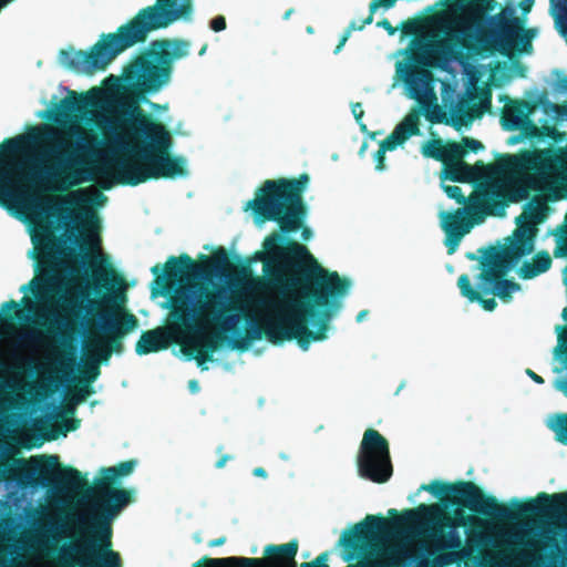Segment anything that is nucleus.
I'll use <instances>...</instances> for the list:
<instances>
[{
  "label": "nucleus",
  "instance_id": "nucleus-1",
  "mask_svg": "<svg viewBox=\"0 0 567 567\" xmlns=\"http://www.w3.org/2000/svg\"><path fill=\"white\" fill-rule=\"evenodd\" d=\"M258 252L264 261L262 287L282 296L279 302L260 303L274 310L264 323L249 321L247 338L234 342L245 351L251 341L266 337L274 344L296 340L302 350L312 341L327 338L329 321L341 307L351 281L337 271L323 268L308 248L293 239L286 241L281 234L272 233Z\"/></svg>",
  "mask_w": 567,
  "mask_h": 567
},
{
  "label": "nucleus",
  "instance_id": "nucleus-2",
  "mask_svg": "<svg viewBox=\"0 0 567 567\" xmlns=\"http://www.w3.org/2000/svg\"><path fill=\"white\" fill-rule=\"evenodd\" d=\"M385 518L381 515H367L355 525L351 537L344 538L347 546L358 548V540L367 539L370 546H377L382 539L392 538L402 530L411 532L420 539L417 550L425 557H442L450 563L447 567L470 559L472 549L478 553L474 557L477 567H508L513 558V548L506 539L480 530H473L467 538L468 548L463 547V539L457 530L468 523L482 528V520L467 517L456 509L451 516L437 504H420L405 509L401 515L392 508Z\"/></svg>",
  "mask_w": 567,
  "mask_h": 567
},
{
  "label": "nucleus",
  "instance_id": "nucleus-3",
  "mask_svg": "<svg viewBox=\"0 0 567 567\" xmlns=\"http://www.w3.org/2000/svg\"><path fill=\"white\" fill-rule=\"evenodd\" d=\"M82 148H72L56 127L47 124L6 138L0 143V206L12 210L25 182L41 178L52 189H66L91 181Z\"/></svg>",
  "mask_w": 567,
  "mask_h": 567
},
{
  "label": "nucleus",
  "instance_id": "nucleus-4",
  "mask_svg": "<svg viewBox=\"0 0 567 567\" xmlns=\"http://www.w3.org/2000/svg\"><path fill=\"white\" fill-rule=\"evenodd\" d=\"M230 266L229 256L224 247H217L213 256L200 255V262L187 254L171 256L164 265L152 267L155 282L169 293L175 284H179L169 297L171 317L174 328L181 332H200L216 326L223 332H236L244 313L238 298H227L225 289H209L192 280L204 279L215 272H223Z\"/></svg>",
  "mask_w": 567,
  "mask_h": 567
},
{
  "label": "nucleus",
  "instance_id": "nucleus-5",
  "mask_svg": "<svg viewBox=\"0 0 567 567\" xmlns=\"http://www.w3.org/2000/svg\"><path fill=\"white\" fill-rule=\"evenodd\" d=\"M136 466L127 460L102 470V477L87 487L91 514L81 519L83 535L59 549L50 548L54 567H123L120 554L112 549V519L132 502L131 492L112 486L120 477L130 475Z\"/></svg>",
  "mask_w": 567,
  "mask_h": 567
},
{
  "label": "nucleus",
  "instance_id": "nucleus-6",
  "mask_svg": "<svg viewBox=\"0 0 567 567\" xmlns=\"http://www.w3.org/2000/svg\"><path fill=\"white\" fill-rule=\"evenodd\" d=\"M130 143L123 148L130 158L116 157L96 167V174L121 185L136 186L151 179H174L187 175L186 161L169 154L172 136L166 126L143 116L125 125Z\"/></svg>",
  "mask_w": 567,
  "mask_h": 567
},
{
  "label": "nucleus",
  "instance_id": "nucleus-7",
  "mask_svg": "<svg viewBox=\"0 0 567 567\" xmlns=\"http://www.w3.org/2000/svg\"><path fill=\"white\" fill-rule=\"evenodd\" d=\"M193 13V0H156L138 10L115 32L102 34L89 52L61 50V62L72 70L87 74L104 71L118 54L135 44L144 43L151 32L166 29L181 20L190 21Z\"/></svg>",
  "mask_w": 567,
  "mask_h": 567
},
{
  "label": "nucleus",
  "instance_id": "nucleus-8",
  "mask_svg": "<svg viewBox=\"0 0 567 567\" xmlns=\"http://www.w3.org/2000/svg\"><path fill=\"white\" fill-rule=\"evenodd\" d=\"M189 51L190 42L186 39L155 40L148 50L124 68L122 82L117 85V106L120 114L125 116L124 126L151 116L140 107V102L169 82L174 61L188 56Z\"/></svg>",
  "mask_w": 567,
  "mask_h": 567
},
{
  "label": "nucleus",
  "instance_id": "nucleus-9",
  "mask_svg": "<svg viewBox=\"0 0 567 567\" xmlns=\"http://www.w3.org/2000/svg\"><path fill=\"white\" fill-rule=\"evenodd\" d=\"M498 166L503 172L513 175L504 188L491 186L478 193L488 194L486 207L499 213L491 216H504L508 203L526 199L530 193V174L538 181L550 184L567 197V146L525 150L515 155H504Z\"/></svg>",
  "mask_w": 567,
  "mask_h": 567
},
{
  "label": "nucleus",
  "instance_id": "nucleus-10",
  "mask_svg": "<svg viewBox=\"0 0 567 567\" xmlns=\"http://www.w3.org/2000/svg\"><path fill=\"white\" fill-rule=\"evenodd\" d=\"M309 181L306 173L297 178L266 179L256 190L255 198L248 202L247 208L252 210L259 221H276L282 234L302 228L301 237L308 240L312 233L310 228L303 227L307 217L303 193Z\"/></svg>",
  "mask_w": 567,
  "mask_h": 567
},
{
  "label": "nucleus",
  "instance_id": "nucleus-11",
  "mask_svg": "<svg viewBox=\"0 0 567 567\" xmlns=\"http://www.w3.org/2000/svg\"><path fill=\"white\" fill-rule=\"evenodd\" d=\"M491 28L475 34L470 28H457L450 35L449 40L461 49L468 52H486L493 54L498 52L509 55L514 50L526 51L532 47L528 31L522 25L520 20L513 16V12L502 11L489 19Z\"/></svg>",
  "mask_w": 567,
  "mask_h": 567
},
{
  "label": "nucleus",
  "instance_id": "nucleus-12",
  "mask_svg": "<svg viewBox=\"0 0 567 567\" xmlns=\"http://www.w3.org/2000/svg\"><path fill=\"white\" fill-rule=\"evenodd\" d=\"M35 249L34 258L38 261V274L21 291L31 289L33 296L40 300L53 298L60 290L58 280V260L64 255L61 240L56 238L49 226H41L32 234Z\"/></svg>",
  "mask_w": 567,
  "mask_h": 567
},
{
  "label": "nucleus",
  "instance_id": "nucleus-13",
  "mask_svg": "<svg viewBox=\"0 0 567 567\" xmlns=\"http://www.w3.org/2000/svg\"><path fill=\"white\" fill-rule=\"evenodd\" d=\"M509 247L489 248L481 260L482 271L478 275L480 288L484 293H494L502 301L508 302L514 291L520 286L506 279L507 272L523 258Z\"/></svg>",
  "mask_w": 567,
  "mask_h": 567
},
{
  "label": "nucleus",
  "instance_id": "nucleus-14",
  "mask_svg": "<svg viewBox=\"0 0 567 567\" xmlns=\"http://www.w3.org/2000/svg\"><path fill=\"white\" fill-rule=\"evenodd\" d=\"M124 301L125 295L123 291H113L101 301L91 300L90 305H106L114 311L101 308L87 310V313H91L93 317L99 319V328L104 336L103 340L106 342L109 348H112V352L115 353H121L123 351V337L133 331L138 324V320L133 313L122 309Z\"/></svg>",
  "mask_w": 567,
  "mask_h": 567
},
{
  "label": "nucleus",
  "instance_id": "nucleus-15",
  "mask_svg": "<svg viewBox=\"0 0 567 567\" xmlns=\"http://www.w3.org/2000/svg\"><path fill=\"white\" fill-rule=\"evenodd\" d=\"M66 207L56 206L55 210L59 217L74 221L76 225L81 224L82 231H79L78 226L73 227L70 231L69 239L75 244L81 251L99 250L101 246V238L99 235V217L96 213L90 207V199L84 197L83 194L76 193L71 197L63 200Z\"/></svg>",
  "mask_w": 567,
  "mask_h": 567
},
{
  "label": "nucleus",
  "instance_id": "nucleus-16",
  "mask_svg": "<svg viewBox=\"0 0 567 567\" xmlns=\"http://www.w3.org/2000/svg\"><path fill=\"white\" fill-rule=\"evenodd\" d=\"M358 473L373 483H386L393 466L388 440L377 430H365L357 457Z\"/></svg>",
  "mask_w": 567,
  "mask_h": 567
},
{
  "label": "nucleus",
  "instance_id": "nucleus-17",
  "mask_svg": "<svg viewBox=\"0 0 567 567\" xmlns=\"http://www.w3.org/2000/svg\"><path fill=\"white\" fill-rule=\"evenodd\" d=\"M299 543L291 539L281 545H268L265 547V558L255 557H204L196 563V567H297L296 556Z\"/></svg>",
  "mask_w": 567,
  "mask_h": 567
},
{
  "label": "nucleus",
  "instance_id": "nucleus-18",
  "mask_svg": "<svg viewBox=\"0 0 567 567\" xmlns=\"http://www.w3.org/2000/svg\"><path fill=\"white\" fill-rule=\"evenodd\" d=\"M354 524L351 528L343 532L339 545L344 548L347 555L344 556V560L349 561L355 558L359 554H363L365 557L362 561H360L357 567H410L412 563L417 558L416 554L412 549H402L396 554H390L382 549V546L386 539L380 540L378 545L370 546L367 539L358 540V548H352L346 545L344 538L351 537L352 530L355 529Z\"/></svg>",
  "mask_w": 567,
  "mask_h": 567
},
{
  "label": "nucleus",
  "instance_id": "nucleus-19",
  "mask_svg": "<svg viewBox=\"0 0 567 567\" xmlns=\"http://www.w3.org/2000/svg\"><path fill=\"white\" fill-rule=\"evenodd\" d=\"M27 484L32 487H53L62 485L71 489L87 486L86 478L74 467H61L58 455L40 458L35 466L25 473Z\"/></svg>",
  "mask_w": 567,
  "mask_h": 567
},
{
  "label": "nucleus",
  "instance_id": "nucleus-20",
  "mask_svg": "<svg viewBox=\"0 0 567 567\" xmlns=\"http://www.w3.org/2000/svg\"><path fill=\"white\" fill-rule=\"evenodd\" d=\"M547 216V205L533 199L526 204L523 213L516 217V228L506 238L504 246L509 247L518 256H528L535 249L538 225Z\"/></svg>",
  "mask_w": 567,
  "mask_h": 567
},
{
  "label": "nucleus",
  "instance_id": "nucleus-21",
  "mask_svg": "<svg viewBox=\"0 0 567 567\" xmlns=\"http://www.w3.org/2000/svg\"><path fill=\"white\" fill-rule=\"evenodd\" d=\"M488 198V194L473 190L467 206L460 207L454 212L442 210L439 218L443 231L451 233L466 229V234H468L475 225L482 224L487 216L494 213L486 207ZM498 209L502 210L501 205H498ZM496 213H499V210Z\"/></svg>",
  "mask_w": 567,
  "mask_h": 567
},
{
  "label": "nucleus",
  "instance_id": "nucleus-22",
  "mask_svg": "<svg viewBox=\"0 0 567 567\" xmlns=\"http://www.w3.org/2000/svg\"><path fill=\"white\" fill-rule=\"evenodd\" d=\"M245 320L247 322V328H249V321H256L262 324L265 318L261 321H258L252 317H245ZM190 333L193 334V337L183 346L182 350L186 357H188L189 359H195L197 365L202 370H207L208 368L205 365V363L208 361H213L214 352H216L226 341H228V338L226 336L227 332H223L219 329V331L214 332H206V330H202L200 332ZM235 333L237 337L235 339L229 340V343L233 349H236L234 347V342L236 340L247 338V331L243 333L238 328Z\"/></svg>",
  "mask_w": 567,
  "mask_h": 567
},
{
  "label": "nucleus",
  "instance_id": "nucleus-23",
  "mask_svg": "<svg viewBox=\"0 0 567 567\" xmlns=\"http://www.w3.org/2000/svg\"><path fill=\"white\" fill-rule=\"evenodd\" d=\"M431 47L427 43H415L412 49L408 64L400 69L403 82L415 92L412 97H415L422 83L430 76V72L425 66L430 65Z\"/></svg>",
  "mask_w": 567,
  "mask_h": 567
},
{
  "label": "nucleus",
  "instance_id": "nucleus-24",
  "mask_svg": "<svg viewBox=\"0 0 567 567\" xmlns=\"http://www.w3.org/2000/svg\"><path fill=\"white\" fill-rule=\"evenodd\" d=\"M534 105L525 100H515L506 103L501 112V124L506 131L523 130L527 134L532 121L529 115Z\"/></svg>",
  "mask_w": 567,
  "mask_h": 567
},
{
  "label": "nucleus",
  "instance_id": "nucleus-25",
  "mask_svg": "<svg viewBox=\"0 0 567 567\" xmlns=\"http://www.w3.org/2000/svg\"><path fill=\"white\" fill-rule=\"evenodd\" d=\"M417 134H420V112L415 110L395 126L388 137L380 143V146L386 152L393 151L411 136Z\"/></svg>",
  "mask_w": 567,
  "mask_h": 567
},
{
  "label": "nucleus",
  "instance_id": "nucleus-26",
  "mask_svg": "<svg viewBox=\"0 0 567 567\" xmlns=\"http://www.w3.org/2000/svg\"><path fill=\"white\" fill-rule=\"evenodd\" d=\"M169 342V334L164 328L147 330L136 342L135 351L140 355L158 352L165 350Z\"/></svg>",
  "mask_w": 567,
  "mask_h": 567
},
{
  "label": "nucleus",
  "instance_id": "nucleus-27",
  "mask_svg": "<svg viewBox=\"0 0 567 567\" xmlns=\"http://www.w3.org/2000/svg\"><path fill=\"white\" fill-rule=\"evenodd\" d=\"M94 97L91 94L78 95L71 91L70 94L62 99L56 105V121L59 117L68 118L78 112H82L87 107L94 106Z\"/></svg>",
  "mask_w": 567,
  "mask_h": 567
},
{
  "label": "nucleus",
  "instance_id": "nucleus-28",
  "mask_svg": "<svg viewBox=\"0 0 567 567\" xmlns=\"http://www.w3.org/2000/svg\"><path fill=\"white\" fill-rule=\"evenodd\" d=\"M475 96L478 99V104L473 105L470 112L463 113L453 122V126L460 130L461 126L470 124L474 118L481 117L484 112L489 111L492 106V92L488 87H482L476 91Z\"/></svg>",
  "mask_w": 567,
  "mask_h": 567
},
{
  "label": "nucleus",
  "instance_id": "nucleus-29",
  "mask_svg": "<svg viewBox=\"0 0 567 567\" xmlns=\"http://www.w3.org/2000/svg\"><path fill=\"white\" fill-rule=\"evenodd\" d=\"M553 260L548 251H538L532 259V261H524L518 270V275L522 279H533L551 267Z\"/></svg>",
  "mask_w": 567,
  "mask_h": 567
},
{
  "label": "nucleus",
  "instance_id": "nucleus-30",
  "mask_svg": "<svg viewBox=\"0 0 567 567\" xmlns=\"http://www.w3.org/2000/svg\"><path fill=\"white\" fill-rule=\"evenodd\" d=\"M457 287L461 295L470 302H478L486 311H493L496 308L497 302L494 298L484 299L480 291L473 288L467 274H463L458 277Z\"/></svg>",
  "mask_w": 567,
  "mask_h": 567
},
{
  "label": "nucleus",
  "instance_id": "nucleus-31",
  "mask_svg": "<svg viewBox=\"0 0 567 567\" xmlns=\"http://www.w3.org/2000/svg\"><path fill=\"white\" fill-rule=\"evenodd\" d=\"M443 177L452 182L467 183L474 178V169L464 161L447 163L444 166Z\"/></svg>",
  "mask_w": 567,
  "mask_h": 567
},
{
  "label": "nucleus",
  "instance_id": "nucleus-32",
  "mask_svg": "<svg viewBox=\"0 0 567 567\" xmlns=\"http://www.w3.org/2000/svg\"><path fill=\"white\" fill-rule=\"evenodd\" d=\"M526 135H528L529 137L542 140V141L551 140L556 143H558L564 140L566 133L558 131L553 125H544V126L538 127L537 125H535L532 122L530 127Z\"/></svg>",
  "mask_w": 567,
  "mask_h": 567
},
{
  "label": "nucleus",
  "instance_id": "nucleus-33",
  "mask_svg": "<svg viewBox=\"0 0 567 567\" xmlns=\"http://www.w3.org/2000/svg\"><path fill=\"white\" fill-rule=\"evenodd\" d=\"M99 374H100V368L96 362H93L85 367L84 377L82 379H80V383H83V385L79 388L76 402L84 401L86 399V396L92 393L90 383L93 382L99 377Z\"/></svg>",
  "mask_w": 567,
  "mask_h": 567
},
{
  "label": "nucleus",
  "instance_id": "nucleus-34",
  "mask_svg": "<svg viewBox=\"0 0 567 567\" xmlns=\"http://www.w3.org/2000/svg\"><path fill=\"white\" fill-rule=\"evenodd\" d=\"M16 386L11 382L1 381L0 382V412L12 410V409H21L24 405V398H7L2 396L7 390H14Z\"/></svg>",
  "mask_w": 567,
  "mask_h": 567
},
{
  "label": "nucleus",
  "instance_id": "nucleus-35",
  "mask_svg": "<svg viewBox=\"0 0 567 567\" xmlns=\"http://www.w3.org/2000/svg\"><path fill=\"white\" fill-rule=\"evenodd\" d=\"M467 150H464L460 143L454 141L447 142L444 145L443 158L441 159V162L445 166L447 163L463 161V157L465 156Z\"/></svg>",
  "mask_w": 567,
  "mask_h": 567
},
{
  "label": "nucleus",
  "instance_id": "nucleus-36",
  "mask_svg": "<svg viewBox=\"0 0 567 567\" xmlns=\"http://www.w3.org/2000/svg\"><path fill=\"white\" fill-rule=\"evenodd\" d=\"M14 318L19 320L24 319L23 310L19 308V303L14 300L3 302L0 310V323H6Z\"/></svg>",
  "mask_w": 567,
  "mask_h": 567
},
{
  "label": "nucleus",
  "instance_id": "nucleus-37",
  "mask_svg": "<svg viewBox=\"0 0 567 567\" xmlns=\"http://www.w3.org/2000/svg\"><path fill=\"white\" fill-rule=\"evenodd\" d=\"M416 554V559L410 567H447L450 560L442 557L425 558L419 550H413Z\"/></svg>",
  "mask_w": 567,
  "mask_h": 567
},
{
  "label": "nucleus",
  "instance_id": "nucleus-38",
  "mask_svg": "<svg viewBox=\"0 0 567 567\" xmlns=\"http://www.w3.org/2000/svg\"><path fill=\"white\" fill-rule=\"evenodd\" d=\"M444 145L445 144H443L442 140L440 138L430 141L423 146L422 154L425 157H430L441 162V159L443 158Z\"/></svg>",
  "mask_w": 567,
  "mask_h": 567
},
{
  "label": "nucleus",
  "instance_id": "nucleus-39",
  "mask_svg": "<svg viewBox=\"0 0 567 567\" xmlns=\"http://www.w3.org/2000/svg\"><path fill=\"white\" fill-rule=\"evenodd\" d=\"M395 0H373L371 3H370V13L369 16L363 20L362 24L359 25V27H355L354 22H352L349 27V29H363V27L365 24H370L372 23L373 21V14L375 12V10L379 8V7H384V8H391L393 4H394Z\"/></svg>",
  "mask_w": 567,
  "mask_h": 567
},
{
  "label": "nucleus",
  "instance_id": "nucleus-40",
  "mask_svg": "<svg viewBox=\"0 0 567 567\" xmlns=\"http://www.w3.org/2000/svg\"><path fill=\"white\" fill-rule=\"evenodd\" d=\"M425 116L431 123H445L447 125L449 124L453 125V122L457 120V118L450 120L446 116V113L437 104H433V110L426 111Z\"/></svg>",
  "mask_w": 567,
  "mask_h": 567
},
{
  "label": "nucleus",
  "instance_id": "nucleus-41",
  "mask_svg": "<svg viewBox=\"0 0 567 567\" xmlns=\"http://www.w3.org/2000/svg\"><path fill=\"white\" fill-rule=\"evenodd\" d=\"M443 189L445 194L451 198L454 199L457 204L467 206L470 203V196L465 197L462 188L456 185H443Z\"/></svg>",
  "mask_w": 567,
  "mask_h": 567
},
{
  "label": "nucleus",
  "instance_id": "nucleus-42",
  "mask_svg": "<svg viewBox=\"0 0 567 567\" xmlns=\"http://www.w3.org/2000/svg\"><path fill=\"white\" fill-rule=\"evenodd\" d=\"M466 235V229L462 231H451L445 233V246L447 248V252L454 254L457 249L462 238Z\"/></svg>",
  "mask_w": 567,
  "mask_h": 567
},
{
  "label": "nucleus",
  "instance_id": "nucleus-43",
  "mask_svg": "<svg viewBox=\"0 0 567 567\" xmlns=\"http://www.w3.org/2000/svg\"><path fill=\"white\" fill-rule=\"evenodd\" d=\"M96 353L100 362H107L112 355V348H109L106 342L101 340L96 343Z\"/></svg>",
  "mask_w": 567,
  "mask_h": 567
},
{
  "label": "nucleus",
  "instance_id": "nucleus-44",
  "mask_svg": "<svg viewBox=\"0 0 567 567\" xmlns=\"http://www.w3.org/2000/svg\"><path fill=\"white\" fill-rule=\"evenodd\" d=\"M351 111H352V114H353L355 121L360 125V130L362 132H368L367 125L362 122V117L364 115V111L362 109V104L360 102L352 103Z\"/></svg>",
  "mask_w": 567,
  "mask_h": 567
},
{
  "label": "nucleus",
  "instance_id": "nucleus-45",
  "mask_svg": "<svg viewBox=\"0 0 567 567\" xmlns=\"http://www.w3.org/2000/svg\"><path fill=\"white\" fill-rule=\"evenodd\" d=\"M329 554L327 551L321 553L312 561L302 563L300 567H329L328 561Z\"/></svg>",
  "mask_w": 567,
  "mask_h": 567
},
{
  "label": "nucleus",
  "instance_id": "nucleus-46",
  "mask_svg": "<svg viewBox=\"0 0 567 567\" xmlns=\"http://www.w3.org/2000/svg\"><path fill=\"white\" fill-rule=\"evenodd\" d=\"M462 146L464 150H467V152H477L480 150H482L484 146L483 144L477 141V140H474V138H471V137H464L462 140Z\"/></svg>",
  "mask_w": 567,
  "mask_h": 567
},
{
  "label": "nucleus",
  "instance_id": "nucleus-47",
  "mask_svg": "<svg viewBox=\"0 0 567 567\" xmlns=\"http://www.w3.org/2000/svg\"><path fill=\"white\" fill-rule=\"evenodd\" d=\"M226 19L224 16H217L210 20L209 27L215 32H220L226 29Z\"/></svg>",
  "mask_w": 567,
  "mask_h": 567
},
{
  "label": "nucleus",
  "instance_id": "nucleus-48",
  "mask_svg": "<svg viewBox=\"0 0 567 567\" xmlns=\"http://www.w3.org/2000/svg\"><path fill=\"white\" fill-rule=\"evenodd\" d=\"M385 153L386 151L382 148L381 146L374 154V161H375V169L377 171H383L385 168Z\"/></svg>",
  "mask_w": 567,
  "mask_h": 567
},
{
  "label": "nucleus",
  "instance_id": "nucleus-49",
  "mask_svg": "<svg viewBox=\"0 0 567 567\" xmlns=\"http://www.w3.org/2000/svg\"><path fill=\"white\" fill-rule=\"evenodd\" d=\"M62 306L68 311H73L75 308L82 310V307L78 305L76 300L73 298H63Z\"/></svg>",
  "mask_w": 567,
  "mask_h": 567
},
{
  "label": "nucleus",
  "instance_id": "nucleus-50",
  "mask_svg": "<svg viewBox=\"0 0 567 567\" xmlns=\"http://www.w3.org/2000/svg\"><path fill=\"white\" fill-rule=\"evenodd\" d=\"M377 25L386 30L390 35H393L396 32V28L393 27L388 19L379 21Z\"/></svg>",
  "mask_w": 567,
  "mask_h": 567
},
{
  "label": "nucleus",
  "instance_id": "nucleus-51",
  "mask_svg": "<svg viewBox=\"0 0 567 567\" xmlns=\"http://www.w3.org/2000/svg\"><path fill=\"white\" fill-rule=\"evenodd\" d=\"M555 6L561 18L567 21V0H558Z\"/></svg>",
  "mask_w": 567,
  "mask_h": 567
},
{
  "label": "nucleus",
  "instance_id": "nucleus-52",
  "mask_svg": "<svg viewBox=\"0 0 567 567\" xmlns=\"http://www.w3.org/2000/svg\"><path fill=\"white\" fill-rule=\"evenodd\" d=\"M526 374L534 381L536 382L537 384H543L545 382V380L543 379V377L538 375L537 373H535L532 369H527L526 370Z\"/></svg>",
  "mask_w": 567,
  "mask_h": 567
},
{
  "label": "nucleus",
  "instance_id": "nucleus-53",
  "mask_svg": "<svg viewBox=\"0 0 567 567\" xmlns=\"http://www.w3.org/2000/svg\"><path fill=\"white\" fill-rule=\"evenodd\" d=\"M349 34H350V30H348L340 39L338 45L334 49V53H339L342 49V47L346 44L348 38H349Z\"/></svg>",
  "mask_w": 567,
  "mask_h": 567
},
{
  "label": "nucleus",
  "instance_id": "nucleus-54",
  "mask_svg": "<svg viewBox=\"0 0 567 567\" xmlns=\"http://www.w3.org/2000/svg\"><path fill=\"white\" fill-rule=\"evenodd\" d=\"M225 543H226V537L221 536V537L209 540L208 546L209 547H218V546L224 545Z\"/></svg>",
  "mask_w": 567,
  "mask_h": 567
},
{
  "label": "nucleus",
  "instance_id": "nucleus-55",
  "mask_svg": "<svg viewBox=\"0 0 567 567\" xmlns=\"http://www.w3.org/2000/svg\"><path fill=\"white\" fill-rule=\"evenodd\" d=\"M229 458H230V456H229V455H221V456L219 457V460L216 462L215 467H216V468H223V467L226 465V463H227V461H228Z\"/></svg>",
  "mask_w": 567,
  "mask_h": 567
},
{
  "label": "nucleus",
  "instance_id": "nucleus-56",
  "mask_svg": "<svg viewBox=\"0 0 567 567\" xmlns=\"http://www.w3.org/2000/svg\"><path fill=\"white\" fill-rule=\"evenodd\" d=\"M80 421L71 420L68 425H65V432L74 431L78 429Z\"/></svg>",
  "mask_w": 567,
  "mask_h": 567
},
{
  "label": "nucleus",
  "instance_id": "nucleus-57",
  "mask_svg": "<svg viewBox=\"0 0 567 567\" xmlns=\"http://www.w3.org/2000/svg\"><path fill=\"white\" fill-rule=\"evenodd\" d=\"M254 475L265 478V477H267V472L264 467H256L254 470Z\"/></svg>",
  "mask_w": 567,
  "mask_h": 567
},
{
  "label": "nucleus",
  "instance_id": "nucleus-58",
  "mask_svg": "<svg viewBox=\"0 0 567 567\" xmlns=\"http://www.w3.org/2000/svg\"><path fill=\"white\" fill-rule=\"evenodd\" d=\"M188 386L192 392H197L198 391V382L196 380H190L189 383H188Z\"/></svg>",
  "mask_w": 567,
  "mask_h": 567
},
{
  "label": "nucleus",
  "instance_id": "nucleus-59",
  "mask_svg": "<svg viewBox=\"0 0 567 567\" xmlns=\"http://www.w3.org/2000/svg\"><path fill=\"white\" fill-rule=\"evenodd\" d=\"M368 310H361L357 316V321L360 322L363 320V318L368 315Z\"/></svg>",
  "mask_w": 567,
  "mask_h": 567
},
{
  "label": "nucleus",
  "instance_id": "nucleus-60",
  "mask_svg": "<svg viewBox=\"0 0 567 567\" xmlns=\"http://www.w3.org/2000/svg\"><path fill=\"white\" fill-rule=\"evenodd\" d=\"M560 86H561V89L567 91V80L566 79L560 81ZM564 111H565V114L567 115V106H564Z\"/></svg>",
  "mask_w": 567,
  "mask_h": 567
},
{
  "label": "nucleus",
  "instance_id": "nucleus-61",
  "mask_svg": "<svg viewBox=\"0 0 567 567\" xmlns=\"http://www.w3.org/2000/svg\"><path fill=\"white\" fill-rule=\"evenodd\" d=\"M293 11H295V10H293L292 8L288 9V10L285 12L284 17H282V18H284V20H288V19L290 18V16L293 13Z\"/></svg>",
  "mask_w": 567,
  "mask_h": 567
},
{
  "label": "nucleus",
  "instance_id": "nucleus-62",
  "mask_svg": "<svg viewBox=\"0 0 567 567\" xmlns=\"http://www.w3.org/2000/svg\"><path fill=\"white\" fill-rule=\"evenodd\" d=\"M207 48H208V44L207 43H204L203 47L200 48L199 52H198V55H204L207 51Z\"/></svg>",
  "mask_w": 567,
  "mask_h": 567
},
{
  "label": "nucleus",
  "instance_id": "nucleus-63",
  "mask_svg": "<svg viewBox=\"0 0 567 567\" xmlns=\"http://www.w3.org/2000/svg\"><path fill=\"white\" fill-rule=\"evenodd\" d=\"M367 147H368V143H367V142H364V143L362 144V146L360 147L359 154H360V155H363V153L365 152Z\"/></svg>",
  "mask_w": 567,
  "mask_h": 567
},
{
  "label": "nucleus",
  "instance_id": "nucleus-64",
  "mask_svg": "<svg viewBox=\"0 0 567 567\" xmlns=\"http://www.w3.org/2000/svg\"><path fill=\"white\" fill-rule=\"evenodd\" d=\"M102 287L110 289V280L107 278H103Z\"/></svg>",
  "mask_w": 567,
  "mask_h": 567
}]
</instances>
